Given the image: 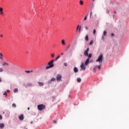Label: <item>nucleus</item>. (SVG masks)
<instances>
[{
	"label": "nucleus",
	"instance_id": "9b49d317",
	"mask_svg": "<svg viewBox=\"0 0 129 129\" xmlns=\"http://www.w3.org/2000/svg\"><path fill=\"white\" fill-rule=\"evenodd\" d=\"M61 44L62 46H65L66 45V43H65V40L64 39H62L61 40Z\"/></svg>",
	"mask_w": 129,
	"mask_h": 129
},
{
	"label": "nucleus",
	"instance_id": "1a4fd4ad",
	"mask_svg": "<svg viewBox=\"0 0 129 129\" xmlns=\"http://www.w3.org/2000/svg\"><path fill=\"white\" fill-rule=\"evenodd\" d=\"M74 71L75 73H77V72H78V69L77 68H76V67H75L74 68Z\"/></svg>",
	"mask_w": 129,
	"mask_h": 129
},
{
	"label": "nucleus",
	"instance_id": "393cba45",
	"mask_svg": "<svg viewBox=\"0 0 129 129\" xmlns=\"http://www.w3.org/2000/svg\"><path fill=\"white\" fill-rule=\"evenodd\" d=\"M59 58H60V55H58L55 59V61H57Z\"/></svg>",
	"mask_w": 129,
	"mask_h": 129
},
{
	"label": "nucleus",
	"instance_id": "5fc2aeb1",
	"mask_svg": "<svg viewBox=\"0 0 129 129\" xmlns=\"http://www.w3.org/2000/svg\"><path fill=\"white\" fill-rule=\"evenodd\" d=\"M94 1H95V0H93V2H94Z\"/></svg>",
	"mask_w": 129,
	"mask_h": 129
},
{
	"label": "nucleus",
	"instance_id": "473e14b6",
	"mask_svg": "<svg viewBox=\"0 0 129 129\" xmlns=\"http://www.w3.org/2000/svg\"><path fill=\"white\" fill-rule=\"evenodd\" d=\"M4 95H5L6 97H7V92H5L4 93Z\"/></svg>",
	"mask_w": 129,
	"mask_h": 129
},
{
	"label": "nucleus",
	"instance_id": "423d86ee",
	"mask_svg": "<svg viewBox=\"0 0 129 129\" xmlns=\"http://www.w3.org/2000/svg\"><path fill=\"white\" fill-rule=\"evenodd\" d=\"M81 68L82 70H85V66L84 65V63H82L81 65Z\"/></svg>",
	"mask_w": 129,
	"mask_h": 129
},
{
	"label": "nucleus",
	"instance_id": "20e7f679",
	"mask_svg": "<svg viewBox=\"0 0 129 129\" xmlns=\"http://www.w3.org/2000/svg\"><path fill=\"white\" fill-rule=\"evenodd\" d=\"M57 81H61L62 80V76L60 74H58L56 76Z\"/></svg>",
	"mask_w": 129,
	"mask_h": 129
},
{
	"label": "nucleus",
	"instance_id": "ea45409f",
	"mask_svg": "<svg viewBox=\"0 0 129 129\" xmlns=\"http://www.w3.org/2000/svg\"><path fill=\"white\" fill-rule=\"evenodd\" d=\"M53 123H57V121H56V120H53Z\"/></svg>",
	"mask_w": 129,
	"mask_h": 129
},
{
	"label": "nucleus",
	"instance_id": "8fccbe9b",
	"mask_svg": "<svg viewBox=\"0 0 129 129\" xmlns=\"http://www.w3.org/2000/svg\"><path fill=\"white\" fill-rule=\"evenodd\" d=\"M108 14H109V11H108Z\"/></svg>",
	"mask_w": 129,
	"mask_h": 129
},
{
	"label": "nucleus",
	"instance_id": "79ce46f5",
	"mask_svg": "<svg viewBox=\"0 0 129 129\" xmlns=\"http://www.w3.org/2000/svg\"><path fill=\"white\" fill-rule=\"evenodd\" d=\"M3 11L1 12V15H3Z\"/></svg>",
	"mask_w": 129,
	"mask_h": 129
},
{
	"label": "nucleus",
	"instance_id": "f03ea898",
	"mask_svg": "<svg viewBox=\"0 0 129 129\" xmlns=\"http://www.w3.org/2000/svg\"><path fill=\"white\" fill-rule=\"evenodd\" d=\"M103 60V54H102V53H101L99 56L98 59L96 60V62H99V63L102 64Z\"/></svg>",
	"mask_w": 129,
	"mask_h": 129
},
{
	"label": "nucleus",
	"instance_id": "f704fd0d",
	"mask_svg": "<svg viewBox=\"0 0 129 129\" xmlns=\"http://www.w3.org/2000/svg\"><path fill=\"white\" fill-rule=\"evenodd\" d=\"M85 29H86V30H87V31L88 30V27L86 26V27H85Z\"/></svg>",
	"mask_w": 129,
	"mask_h": 129
},
{
	"label": "nucleus",
	"instance_id": "4c0bfd02",
	"mask_svg": "<svg viewBox=\"0 0 129 129\" xmlns=\"http://www.w3.org/2000/svg\"><path fill=\"white\" fill-rule=\"evenodd\" d=\"M0 119H3V116H2V115H0Z\"/></svg>",
	"mask_w": 129,
	"mask_h": 129
},
{
	"label": "nucleus",
	"instance_id": "7c9ffc66",
	"mask_svg": "<svg viewBox=\"0 0 129 129\" xmlns=\"http://www.w3.org/2000/svg\"><path fill=\"white\" fill-rule=\"evenodd\" d=\"M4 71V69L3 68H0V72H3Z\"/></svg>",
	"mask_w": 129,
	"mask_h": 129
},
{
	"label": "nucleus",
	"instance_id": "603ef678",
	"mask_svg": "<svg viewBox=\"0 0 129 129\" xmlns=\"http://www.w3.org/2000/svg\"><path fill=\"white\" fill-rule=\"evenodd\" d=\"M1 37H3V35H1Z\"/></svg>",
	"mask_w": 129,
	"mask_h": 129
},
{
	"label": "nucleus",
	"instance_id": "a878e982",
	"mask_svg": "<svg viewBox=\"0 0 129 129\" xmlns=\"http://www.w3.org/2000/svg\"><path fill=\"white\" fill-rule=\"evenodd\" d=\"M56 80V79L54 78H52L51 80L50 81H55Z\"/></svg>",
	"mask_w": 129,
	"mask_h": 129
},
{
	"label": "nucleus",
	"instance_id": "a19ab883",
	"mask_svg": "<svg viewBox=\"0 0 129 129\" xmlns=\"http://www.w3.org/2000/svg\"><path fill=\"white\" fill-rule=\"evenodd\" d=\"M102 40H104V37L102 36Z\"/></svg>",
	"mask_w": 129,
	"mask_h": 129
},
{
	"label": "nucleus",
	"instance_id": "c85d7f7f",
	"mask_svg": "<svg viewBox=\"0 0 129 129\" xmlns=\"http://www.w3.org/2000/svg\"><path fill=\"white\" fill-rule=\"evenodd\" d=\"M92 17V12H91L90 13V17L91 18Z\"/></svg>",
	"mask_w": 129,
	"mask_h": 129
},
{
	"label": "nucleus",
	"instance_id": "09e8293b",
	"mask_svg": "<svg viewBox=\"0 0 129 129\" xmlns=\"http://www.w3.org/2000/svg\"><path fill=\"white\" fill-rule=\"evenodd\" d=\"M68 48H70V46L69 45Z\"/></svg>",
	"mask_w": 129,
	"mask_h": 129
},
{
	"label": "nucleus",
	"instance_id": "3c124183",
	"mask_svg": "<svg viewBox=\"0 0 129 129\" xmlns=\"http://www.w3.org/2000/svg\"><path fill=\"white\" fill-rule=\"evenodd\" d=\"M24 129H28V128H27V127H25V128H24Z\"/></svg>",
	"mask_w": 129,
	"mask_h": 129
},
{
	"label": "nucleus",
	"instance_id": "72a5a7b5",
	"mask_svg": "<svg viewBox=\"0 0 129 129\" xmlns=\"http://www.w3.org/2000/svg\"><path fill=\"white\" fill-rule=\"evenodd\" d=\"M26 73H30V71H25Z\"/></svg>",
	"mask_w": 129,
	"mask_h": 129
},
{
	"label": "nucleus",
	"instance_id": "ddd939ff",
	"mask_svg": "<svg viewBox=\"0 0 129 129\" xmlns=\"http://www.w3.org/2000/svg\"><path fill=\"white\" fill-rule=\"evenodd\" d=\"M10 66V64H9V63L8 62H4L3 63V66Z\"/></svg>",
	"mask_w": 129,
	"mask_h": 129
},
{
	"label": "nucleus",
	"instance_id": "6ab92c4d",
	"mask_svg": "<svg viewBox=\"0 0 129 129\" xmlns=\"http://www.w3.org/2000/svg\"><path fill=\"white\" fill-rule=\"evenodd\" d=\"M96 67L98 68V69H99V70H100V68H101V65L100 64L99 66H97Z\"/></svg>",
	"mask_w": 129,
	"mask_h": 129
},
{
	"label": "nucleus",
	"instance_id": "412c9836",
	"mask_svg": "<svg viewBox=\"0 0 129 129\" xmlns=\"http://www.w3.org/2000/svg\"><path fill=\"white\" fill-rule=\"evenodd\" d=\"M88 56V58L89 59L91 58V57H92V54L90 53Z\"/></svg>",
	"mask_w": 129,
	"mask_h": 129
},
{
	"label": "nucleus",
	"instance_id": "aec40b11",
	"mask_svg": "<svg viewBox=\"0 0 129 129\" xmlns=\"http://www.w3.org/2000/svg\"><path fill=\"white\" fill-rule=\"evenodd\" d=\"M12 107H14V108H16L17 107V105H16L15 103H13V104H12Z\"/></svg>",
	"mask_w": 129,
	"mask_h": 129
},
{
	"label": "nucleus",
	"instance_id": "37998d69",
	"mask_svg": "<svg viewBox=\"0 0 129 129\" xmlns=\"http://www.w3.org/2000/svg\"><path fill=\"white\" fill-rule=\"evenodd\" d=\"M28 110H30V107H29L28 108Z\"/></svg>",
	"mask_w": 129,
	"mask_h": 129
},
{
	"label": "nucleus",
	"instance_id": "49530a36",
	"mask_svg": "<svg viewBox=\"0 0 129 129\" xmlns=\"http://www.w3.org/2000/svg\"><path fill=\"white\" fill-rule=\"evenodd\" d=\"M7 92H10V90H8Z\"/></svg>",
	"mask_w": 129,
	"mask_h": 129
},
{
	"label": "nucleus",
	"instance_id": "c03bdc74",
	"mask_svg": "<svg viewBox=\"0 0 129 129\" xmlns=\"http://www.w3.org/2000/svg\"><path fill=\"white\" fill-rule=\"evenodd\" d=\"M63 54H64V53L62 52V53H61V55H63Z\"/></svg>",
	"mask_w": 129,
	"mask_h": 129
},
{
	"label": "nucleus",
	"instance_id": "5701e85b",
	"mask_svg": "<svg viewBox=\"0 0 129 129\" xmlns=\"http://www.w3.org/2000/svg\"><path fill=\"white\" fill-rule=\"evenodd\" d=\"M19 91V90H18V89H15L14 90V92H18Z\"/></svg>",
	"mask_w": 129,
	"mask_h": 129
},
{
	"label": "nucleus",
	"instance_id": "f257e3e1",
	"mask_svg": "<svg viewBox=\"0 0 129 129\" xmlns=\"http://www.w3.org/2000/svg\"><path fill=\"white\" fill-rule=\"evenodd\" d=\"M54 61H55V60L54 59H52L50 61H49L47 64L48 66L46 67V70H48V69H50V68H53V67H54Z\"/></svg>",
	"mask_w": 129,
	"mask_h": 129
},
{
	"label": "nucleus",
	"instance_id": "e433bc0d",
	"mask_svg": "<svg viewBox=\"0 0 129 129\" xmlns=\"http://www.w3.org/2000/svg\"><path fill=\"white\" fill-rule=\"evenodd\" d=\"M93 72H96V69L95 68L93 69Z\"/></svg>",
	"mask_w": 129,
	"mask_h": 129
},
{
	"label": "nucleus",
	"instance_id": "bb28decb",
	"mask_svg": "<svg viewBox=\"0 0 129 129\" xmlns=\"http://www.w3.org/2000/svg\"><path fill=\"white\" fill-rule=\"evenodd\" d=\"M96 33V30L95 29L93 30V33L94 35H95V33Z\"/></svg>",
	"mask_w": 129,
	"mask_h": 129
},
{
	"label": "nucleus",
	"instance_id": "dca6fc26",
	"mask_svg": "<svg viewBox=\"0 0 129 129\" xmlns=\"http://www.w3.org/2000/svg\"><path fill=\"white\" fill-rule=\"evenodd\" d=\"M38 84H39V86H43V85H44V83H43V82H38Z\"/></svg>",
	"mask_w": 129,
	"mask_h": 129
},
{
	"label": "nucleus",
	"instance_id": "a18cd8bd",
	"mask_svg": "<svg viewBox=\"0 0 129 129\" xmlns=\"http://www.w3.org/2000/svg\"><path fill=\"white\" fill-rule=\"evenodd\" d=\"M0 82H2V79L0 78Z\"/></svg>",
	"mask_w": 129,
	"mask_h": 129
},
{
	"label": "nucleus",
	"instance_id": "4468645a",
	"mask_svg": "<svg viewBox=\"0 0 129 129\" xmlns=\"http://www.w3.org/2000/svg\"><path fill=\"white\" fill-rule=\"evenodd\" d=\"M89 63V58H87L85 62V65H88Z\"/></svg>",
	"mask_w": 129,
	"mask_h": 129
},
{
	"label": "nucleus",
	"instance_id": "7ed1b4c3",
	"mask_svg": "<svg viewBox=\"0 0 129 129\" xmlns=\"http://www.w3.org/2000/svg\"><path fill=\"white\" fill-rule=\"evenodd\" d=\"M38 110L42 111L43 109H45V105L43 104L38 105L37 106Z\"/></svg>",
	"mask_w": 129,
	"mask_h": 129
},
{
	"label": "nucleus",
	"instance_id": "2eb2a0df",
	"mask_svg": "<svg viewBox=\"0 0 129 129\" xmlns=\"http://www.w3.org/2000/svg\"><path fill=\"white\" fill-rule=\"evenodd\" d=\"M77 82H78V83H80V82H81V78H78L77 79Z\"/></svg>",
	"mask_w": 129,
	"mask_h": 129
},
{
	"label": "nucleus",
	"instance_id": "9d476101",
	"mask_svg": "<svg viewBox=\"0 0 129 129\" xmlns=\"http://www.w3.org/2000/svg\"><path fill=\"white\" fill-rule=\"evenodd\" d=\"M5 127V124L3 123H0V128H4Z\"/></svg>",
	"mask_w": 129,
	"mask_h": 129
},
{
	"label": "nucleus",
	"instance_id": "b1692460",
	"mask_svg": "<svg viewBox=\"0 0 129 129\" xmlns=\"http://www.w3.org/2000/svg\"><path fill=\"white\" fill-rule=\"evenodd\" d=\"M106 31H104L103 32V36H106Z\"/></svg>",
	"mask_w": 129,
	"mask_h": 129
},
{
	"label": "nucleus",
	"instance_id": "6e6552de",
	"mask_svg": "<svg viewBox=\"0 0 129 129\" xmlns=\"http://www.w3.org/2000/svg\"><path fill=\"white\" fill-rule=\"evenodd\" d=\"M78 29H79V32H80V31H81V26L78 25L77 27V31H78Z\"/></svg>",
	"mask_w": 129,
	"mask_h": 129
},
{
	"label": "nucleus",
	"instance_id": "0eeeda50",
	"mask_svg": "<svg viewBox=\"0 0 129 129\" xmlns=\"http://www.w3.org/2000/svg\"><path fill=\"white\" fill-rule=\"evenodd\" d=\"M19 118L20 120H24V115L23 114H21L19 116Z\"/></svg>",
	"mask_w": 129,
	"mask_h": 129
},
{
	"label": "nucleus",
	"instance_id": "864d4df0",
	"mask_svg": "<svg viewBox=\"0 0 129 129\" xmlns=\"http://www.w3.org/2000/svg\"><path fill=\"white\" fill-rule=\"evenodd\" d=\"M30 72H31V73L33 72V71H31Z\"/></svg>",
	"mask_w": 129,
	"mask_h": 129
},
{
	"label": "nucleus",
	"instance_id": "2f4dec72",
	"mask_svg": "<svg viewBox=\"0 0 129 129\" xmlns=\"http://www.w3.org/2000/svg\"><path fill=\"white\" fill-rule=\"evenodd\" d=\"M3 11H4V9H3V8H0V12H3Z\"/></svg>",
	"mask_w": 129,
	"mask_h": 129
},
{
	"label": "nucleus",
	"instance_id": "c9c22d12",
	"mask_svg": "<svg viewBox=\"0 0 129 129\" xmlns=\"http://www.w3.org/2000/svg\"><path fill=\"white\" fill-rule=\"evenodd\" d=\"M63 64H64V66H67V62H64V63H63Z\"/></svg>",
	"mask_w": 129,
	"mask_h": 129
},
{
	"label": "nucleus",
	"instance_id": "4be33fe9",
	"mask_svg": "<svg viewBox=\"0 0 129 129\" xmlns=\"http://www.w3.org/2000/svg\"><path fill=\"white\" fill-rule=\"evenodd\" d=\"M85 40L86 41H88V40H89V38H88V35H86L85 37Z\"/></svg>",
	"mask_w": 129,
	"mask_h": 129
},
{
	"label": "nucleus",
	"instance_id": "58836bf2",
	"mask_svg": "<svg viewBox=\"0 0 129 129\" xmlns=\"http://www.w3.org/2000/svg\"><path fill=\"white\" fill-rule=\"evenodd\" d=\"M111 36L112 37H113V36H114V34L112 33V34H111Z\"/></svg>",
	"mask_w": 129,
	"mask_h": 129
},
{
	"label": "nucleus",
	"instance_id": "de8ad7c7",
	"mask_svg": "<svg viewBox=\"0 0 129 129\" xmlns=\"http://www.w3.org/2000/svg\"><path fill=\"white\" fill-rule=\"evenodd\" d=\"M114 14H116V12L114 11Z\"/></svg>",
	"mask_w": 129,
	"mask_h": 129
},
{
	"label": "nucleus",
	"instance_id": "cd10ccee",
	"mask_svg": "<svg viewBox=\"0 0 129 129\" xmlns=\"http://www.w3.org/2000/svg\"><path fill=\"white\" fill-rule=\"evenodd\" d=\"M55 56V54L52 53L51 54V56L52 57V58H54V56Z\"/></svg>",
	"mask_w": 129,
	"mask_h": 129
},
{
	"label": "nucleus",
	"instance_id": "c756f323",
	"mask_svg": "<svg viewBox=\"0 0 129 129\" xmlns=\"http://www.w3.org/2000/svg\"><path fill=\"white\" fill-rule=\"evenodd\" d=\"M92 44H93V41H91L90 42V43H89V45H92Z\"/></svg>",
	"mask_w": 129,
	"mask_h": 129
},
{
	"label": "nucleus",
	"instance_id": "39448f33",
	"mask_svg": "<svg viewBox=\"0 0 129 129\" xmlns=\"http://www.w3.org/2000/svg\"><path fill=\"white\" fill-rule=\"evenodd\" d=\"M88 52H89V47H88L86 50L84 52L85 56H88Z\"/></svg>",
	"mask_w": 129,
	"mask_h": 129
},
{
	"label": "nucleus",
	"instance_id": "f8f14e48",
	"mask_svg": "<svg viewBox=\"0 0 129 129\" xmlns=\"http://www.w3.org/2000/svg\"><path fill=\"white\" fill-rule=\"evenodd\" d=\"M79 4H80V6H83L84 2H83V1L80 0Z\"/></svg>",
	"mask_w": 129,
	"mask_h": 129
},
{
	"label": "nucleus",
	"instance_id": "f3484780",
	"mask_svg": "<svg viewBox=\"0 0 129 129\" xmlns=\"http://www.w3.org/2000/svg\"><path fill=\"white\" fill-rule=\"evenodd\" d=\"M88 17V14H86L85 18H84V21H86L87 20V17Z\"/></svg>",
	"mask_w": 129,
	"mask_h": 129
},
{
	"label": "nucleus",
	"instance_id": "a211bd4d",
	"mask_svg": "<svg viewBox=\"0 0 129 129\" xmlns=\"http://www.w3.org/2000/svg\"><path fill=\"white\" fill-rule=\"evenodd\" d=\"M4 55H3V54H2V53H0V59H1V60H3Z\"/></svg>",
	"mask_w": 129,
	"mask_h": 129
}]
</instances>
